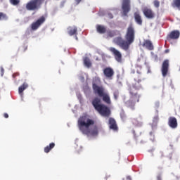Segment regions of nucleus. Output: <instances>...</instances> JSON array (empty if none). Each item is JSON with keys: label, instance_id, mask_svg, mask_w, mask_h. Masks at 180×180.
<instances>
[{"label": "nucleus", "instance_id": "6ab92c4d", "mask_svg": "<svg viewBox=\"0 0 180 180\" xmlns=\"http://www.w3.org/2000/svg\"><path fill=\"white\" fill-rule=\"evenodd\" d=\"M96 30L98 33H100V34H103L106 32V27L101 25H97Z\"/></svg>", "mask_w": 180, "mask_h": 180}, {"label": "nucleus", "instance_id": "2eb2a0df", "mask_svg": "<svg viewBox=\"0 0 180 180\" xmlns=\"http://www.w3.org/2000/svg\"><path fill=\"white\" fill-rule=\"evenodd\" d=\"M167 124L171 129H176L178 127V120L175 117H169Z\"/></svg>", "mask_w": 180, "mask_h": 180}, {"label": "nucleus", "instance_id": "dca6fc26", "mask_svg": "<svg viewBox=\"0 0 180 180\" xmlns=\"http://www.w3.org/2000/svg\"><path fill=\"white\" fill-rule=\"evenodd\" d=\"M108 126L109 128L114 131H117V130H119V128L117 127V124L116 123V120H115V118H109Z\"/></svg>", "mask_w": 180, "mask_h": 180}, {"label": "nucleus", "instance_id": "e433bc0d", "mask_svg": "<svg viewBox=\"0 0 180 180\" xmlns=\"http://www.w3.org/2000/svg\"><path fill=\"white\" fill-rule=\"evenodd\" d=\"M122 119H123V120H124V119H126L125 117L121 116Z\"/></svg>", "mask_w": 180, "mask_h": 180}, {"label": "nucleus", "instance_id": "bb28decb", "mask_svg": "<svg viewBox=\"0 0 180 180\" xmlns=\"http://www.w3.org/2000/svg\"><path fill=\"white\" fill-rule=\"evenodd\" d=\"M10 3L11 4V5H19V4H20V0H10Z\"/></svg>", "mask_w": 180, "mask_h": 180}, {"label": "nucleus", "instance_id": "4c0bfd02", "mask_svg": "<svg viewBox=\"0 0 180 180\" xmlns=\"http://www.w3.org/2000/svg\"><path fill=\"white\" fill-rule=\"evenodd\" d=\"M76 40H78V37H76Z\"/></svg>", "mask_w": 180, "mask_h": 180}, {"label": "nucleus", "instance_id": "a211bd4d", "mask_svg": "<svg viewBox=\"0 0 180 180\" xmlns=\"http://www.w3.org/2000/svg\"><path fill=\"white\" fill-rule=\"evenodd\" d=\"M143 47H146V49L150 51L154 50V46L153 45V42H151V41L148 39H146L143 41Z\"/></svg>", "mask_w": 180, "mask_h": 180}, {"label": "nucleus", "instance_id": "c85d7f7f", "mask_svg": "<svg viewBox=\"0 0 180 180\" xmlns=\"http://www.w3.org/2000/svg\"><path fill=\"white\" fill-rule=\"evenodd\" d=\"M153 4L155 8H160V1L158 0H155Z\"/></svg>", "mask_w": 180, "mask_h": 180}, {"label": "nucleus", "instance_id": "ddd939ff", "mask_svg": "<svg viewBox=\"0 0 180 180\" xmlns=\"http://www.w3.org/2000/svg\"><path fill=\"white\" fill-rule=\"evenodd\" d=\"M103 74L105 78H108V79H113V76L115 75V70H113V68L110 67L105 68L103 70Z\"/></svg>", "mask_w": 180, "mask_h": 180}, {"label": "nucleus", "instance_id": "7ed1b4c3", "mask_svg": "<svg viewBox=\"0 0 180 180\" xmlns=\"http://www.w3.org/2000/svg\"><path fill=\"white\" fill-rule=\"evenodd\" d=\"M101 100L99 97H96L92 100V105L94 106L95 110L104 117H109L111 114L110 108L105 104H101Z\"/></svg>", "mask_w": 180, "mask_h": 180}, {"label": "nucleus", "instance_id": "c9c22d12", "mask_svg": "<svg viewBox=\"0 0 180 180\" xmlns=\"http://www.w3.org/2000/svg\"><path fill=\"white\" fill-rule=\"evenodd\" d=\"M77 4H79V2H81L82 0H75Z\"/></svg>", "mask_w": 180, "mask_h": 180}, {"label": "nucleus", "instance_id": "9d476101", "mask_svg": "<svg viewBox=\"0 0 180 180\" xmlns=\"http://www.w3.org/2000/svg\"><path fill=\"white\" fill-rule=\"evenodd\" d=\"M169 70V60L168 59H166L163 61L162 64V77H165L167 75H168V71Z\"/></svg>", "mask_w": 180, "mask_h": 180}, {"label": "nucleus", "instance_id": "2f4dec72", "mask_svg": "<svg viewBox=\"0 0 180 180\" xmlns=\"http://www.w3.org/2000/svg\"><path fill=\"white\" fill-rule=\"evenodd\" d=\"M108 17L110 19H113V15L112 13H108Z\"/></svg>", "mask_w": 180, "mask_h": 180}, {"label": "nucleus", "instance_id": "b1692460", "mask_svg": "<svg viewBox=\"0 0 180 180\" xmlns=\"http://www.w3.org/2000/svg\"><path fill=\"white\" fill-rule=\"evenodd\" d=\"M172 6L173 8H177L179 11H180V0H173L172 3Z\"/></svg>", "mask_w": 180, "mask_h": 180}, {"label": "nucleus", "instance_id": "7c9ffc66", "mask_svg": "<svg viewBox=\"0 0 180 180\" xmlns=\"http://www.w3.org/2000/svg\"><path fill=\"white\" fill-rule=\"evenodd\" d=\"M4 116L5 119H8V117H9V115H8V113H6V112H5L4 114Z\"/></svg>", "mask_w": 180, "mask_h": 180}, {"label": "nucleus", "instance_id": "9b49d317", "mask_svg": "<svg viewBox=\"0 0 180 180\" xmlns=\"http://www.w3.org/2000/svg\"><path fill=\"white\" fill-rule=\"evenodd\" d=\"M129 95H130V100L125 102V105L128 108H131V109H134V105H136V103H137L138 102H140V98H133L132 94H129Z\"/></svg>", "mask_w": 180, "mask_h": 180}, {"label": "nucleus", "instance_id": "0eeeda50", "mask_svg": "<svg viewBox=\"0 0 180 180\" xmlns=\"http://www.w3.org/2000/svg\"><path fill=\"white\" fill-rule=\"evenodd\" d=\"M130 4V0H122V9L124 16H127L129 12H130L131 9V6Z\"/></svg>", "mask_w": 180, "mask_h": 180}, {"label": "nucleus", "instance_id": "6e6552de", "mask_svg": "<svg viewBox=\"0 0 180 180\" xmlns=\"http://www.w3.org/2000/svg\"><path fill=\"white\" fill-rule=\"evenodd\" d=\"M46 22V17L45 16H41L39 18L36 22H34L31 25V29L32 30H37L43 23Z\"/></svg>", "mask_w": 180, "mask_h": 180}, {"label": "nucleus", "instance_id": "f704fd0d", "mask_svg": "<svg viewBox=\"0 0 180 180\" xmlns=\"http://www.w3.org/2000/svg\"><path fill=\"white\" fill-rule=\"evenodd\" d=\"M157 179L158 180H162V179H161V176H160V175L157 176Z\"/></svg>", "mask_w": 180, "mask_h": 180}, {"label": "nucleus", "instance_id": "473e14b6", "mask_svg": "<svg viewBox=\"0 0 180 180\" xmlns=\"http://www.w3.org/2000/svg\"><path fill=\"white\" fill-rule=\"evenodd\" d=\"M18 76H19V73H15L13 75V78H15V77H18Z\"/></svg>", "mask_w": 180, "mask_h": 180}, {"label": "nucleus", "instance_id": "20e7f679", "mask_svg": "<svg viewBox=\"0 0 180 180\" xmlns=\"http://www.w3.org/2000/svg\"><path fill=\"white\" fill-rule=\"evenodd\" d=\"M92 88L94 94L98 95L100 98H103V101L105 103H107V105H110V103H112V101H110V96H109L108 93H105L103 86H99L95 83H93Z\"/></svg>", "mask_w": 180, "mask_h": 180}, {"label": "nucleus", "instance_id": "4be33fe9", "mask_svg": "<svg viewBox=\"0 0 180 180\" xmlns=\"http://www.w3.org/2000/svg\"><path fill=\"white\" fill-rule=\"evenodd\" d=\"M77 32H78V28H77L76 26L70 27L68 34H70V36H74V34H77Z\"/></svg>", "mask_w": 180, "mask_h": 180}, {"label": "nucleus", "instance_id": "f3484780", "mask_svg": "<svg viewBox=\"0 0 180 180\" xmlns=\"http://www.w3.org/2000/svg\"><path fill=\"white\" fill-rule=\"evenodd\" d=\"M134 16L135 22L137 23V25L141 26V25H143V19H141V15H140V13L139 11L135 12Z\"/></svg>", "mask_w": 180, "mask_h": 180}, {"label": "nucleus", "instance_id": "423d86ee", "mask_svg": "<svg viewBox=\"0 0 180 180\" xmlns=\"http://www.w3.org/2000/svg\"><path fill=\"white\" fill-rule=\"evenodd\" d=\"M44 2V0H31L26 4V9L27 11H37L40 9Z\"/></svg>", "mask_w": 180, "mask_h": 180}, {"label": "nucleus", "instance_id": "a878e982", "mask_svg": "<svg viewBox=\"0 0 180 180\" xmlns=\"http://www.w3.org/2000/svg\"><path fill=\"white\" fill-rule=\"evenodd\" d=\"M0 20H8V15L2 12H0Z\"/></svg>", "mask_w": 180, "mask_h": 180}, {"label": "nucleus", "instance_id": "f257e3e1", "mask_svg": "<svg viewBox=\"0 0 180 180\" xmlns=\"http://www.w3.org/2000/svg\"><path fill=\"white\" fill-rule=\"evenodd\" d=\"M124 39L122 37H117L113 39V43L119 46L124 51H129L130 45L134 43V39H136V30L133 27V24H130L128 26Z\"/></svg>", "mask_w": 180, "mask_h": 180}, {"label": "nucleus", "instance_id": "c756f323", "mask_svg": "<svg viewBox=\"0 0 180 180\" xmlns=\"http://www.w3.org/2000/svg\"><path fill=\"white\" fill-rule=\"evenodd\" d=\"M5 70H4V68H1V77L4 76V72Z\"/></svg>", "mask_w": 180, "mask_h": 180}, {"label": "nucleus", "instance_id": "1a4fd4ad", "mask_svg": "<svg viewBox=\"0 0 180 180\" xmlns=\"http://www.w3.org/2000/svg\"><path fill=\"white\" fill-rule=\"evenodd\" d=\"M109 51L112 53L114 56L115 60L117 61V63H122V53L114 47H110L109 49Z\"/></svg>", "mask_w": 180, "mask_h": 180}, {"label": "nucleus", "instance_id": "f8f14e48", "mask_svg": "<svg viewBox=\"0 0 180 180\" xmlns=\"http://www.w3.org/2000/svg\"><path fill=\"white\" fill-rule=\"evenodd\" d=\"M142 12H143L144 16H146L147 18V19H154L155 18V13H154V11H153L151 10V8L145 7L142 10Z\"/></svg>", "mask_w": 180, "mask_h": 180}, {"label": "nucleus", "instance_id": "412c9836", "mask_svg": "<svg viewBox=\"0 0 180 180\" xmlns=\"http://www.w3.org/2000/svg\"><path fill=\"white\" fill-rule=\"evenodd\" d=\"M54 147H56V143L53 142L51 143L49 146L44 148V153H46V154L50 153V151H51V150H53Z\"/></svg>", "mask_w": 180, "mask_h": 180}, {"label": "nucleus", "instance_id": "393cba45", "mask_svg": "<svg viewBox=\"0 0 180 180\" xmlns=\"http://www.w3.org/2000/svg\"><path fill=\"white\" fill-rule=\"evenodd\" d=\"M106 34H107V37H115V36H116V31L115 30H108L106 31Z\"/></svg>", "mask_w": 180, "mask_h": 180}, {"label": "nucleus", "instance_id": "5701e85b", "mask_svg": "<svg viewBox=\"0 0 180 180\" xmlns=\"http://www.w3.org/2000/svg\"><path fill=\"white\" fill-rule=\"evenodd\" d=\"M84 64L88 68H89L90 67L92 66V63H91V60H89V58H88V57H85L84 58Z\"/></svg>", "mask_w": 180, "mask_h": 180}, {"label": "nucleus", "instance_id": "f03ea898", "mask_svg": "<svg viewBox=\"0 0 180 180\" xmlns=\"http://www.w3.org/2000/svg\"><path fill=\"white\" fill-rule=\"evenodd\" d=\"M95 124V121L90 119L86 115L80 117L78 120V127L83 134H86L88 137H94L98 136V129H91V126Z\"/></svg>", "mask_w": 180, "mask_h": 180}, {"label": "nucleus", "instance_id": "aec40b11", "mask_svg": "<svg viewBox=\"0 0 180 180\" xmlns=\"http://www.w3.org/2000/svg\"><path fill=\"white\" fill-rule=\"evenodd\" d=\"M29 87V84L27 83L24 82L19 88H18V94L20 95H23V91L27 89Z\"/></svg>", "mask_w": 180, "mask_h": 180}, {"label": "nucleus", "instance_id": "cd10ccee", "mask_svg": "<svg viewBox=\"0 0 180 180\" xmlns=\"http://www.w3.org/2000/svg\"><path fill=\"white\" fill-rule=\"evenodd\" d=\"M113 96L115 101H117V99L119 98V90H115L113 92Z\"/></svg>", "mask_w": 180, "mask_h": 180}, {"label": "nucleus", "instance_id": "39448f33", "mask_svg": "<svg viewBox=\"0 0 180 180\" xmlns=\"http://www.w3.org/2000/svg\"><path fill=\"white\" fill-rule=\"evenodd\" d=\"M135 82L132 84L131 86L129 87V93L132 94V98L139 99L141 98V95L139 94L138 91L143 89V84H141V79H134Z\"/></svg>", "mask_w": 180, "mask_h": 180}, {"label": "nucleus", "instance_id": "4468645a", "mask_svg": "<svg viewBox=\"0 0 180 180\" xmlns=\"http://www.w3.org/2000/svg\"><path fill=\"white\" fill-rule=\"evenodd\" d=\"M180 32L179 30H173L167 35L168 41H171V40H178L179 39Z\"/></svg>", "mask_w": 180, "mask_h": 180}, {"label": "nucleus", "instance_id": "72a5a7b5", "mask_svg": "<svg viewBox=\"0 0 180 180\" xmlns=\"http://www.w3.org/2000/svg\"><path fill=\"white\" fill-rule=\"evenodd\" d=\"M165 54H167V53H169V49H166L165 50Z\"/></svg>", "mask_w": 180, "mask_h": 180}]
</instances>
